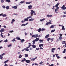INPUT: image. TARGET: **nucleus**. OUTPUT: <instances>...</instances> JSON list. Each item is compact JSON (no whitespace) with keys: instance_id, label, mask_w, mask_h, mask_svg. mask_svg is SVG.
<instances>
[{"instance_id":"nucleus-62","label":"nucleus","mask_w":66,"mask_h":66,"mask_svg":"<svg viewBox=\"0 0 66 66\" xmlns=\"http://www.w3.org/2000/svg\"><path fill=\"white\" fill-rule=\"evenodd\" d=\"M2 15H3V13H2L0 14V16H1L2 15Z\"/></svg>"},{"instance_id":"nucleus-29","label":"nucleus","mask_w":66,"mask_h":66,"mask_svg":"<svg viewBox=\"0 0 66 66\" xmlns=\"http://www.w3.org/2000/svg\"><path fill=\"white\" fill-rule=\"evenodd\" d=\"M41 30L42 29L40 28H39L38 30V31L39 32H40Z\"/></svg>"},{"instance_id":"nucleus-48","label":"nucleus","mask_w":66,"mask_h":66,"mask_svg":"<svg viewBox=\"0 0 66 66\" xmlns=\"http://www.w3.org/2000/svg\"><path fill=\"white\" fill-rule=\"evenodd\" d=\"M39 49V48H36V50L37 51Z\"/></svg>"},{"instance_id":"nucleus-64","label":"nucleus","mask_w":66,"mask_h":66,"mask_svg":"<svg viewBox=\"0 0 66 66\" xmlns=\"http://www.w3.org/2000/svg\"><path fill=\"white\" fill-rule=\"evenodd\" d=\"M25 22V21L23 20H22L21 22H22V23H24Z\"/></svg>"},{"instance_id":"nucleus-33","label":"nucleus","mask_w":66,"mask_h":66,"mask_svg":"<svg viewBox=\"0 0 66 66\" xmlns=\"http://www.w3.org/2000/svg\"><path fill=\"white\" fill-rule=\"evenodd\" d=\"M24 3V1H21V2H20V3L22 4L23 3Z\"/></svg>"},{"instance_id":"nucleus-42","label":"nucleus","mask_w":66,"mask_h":66,"mask_svg":"<svg viewBox=\"0 0 66 66\" xmlns=\"http://www.w3.org/2000/svg\"><path fill=\"white\" fill-rule=\"evenodd\" d=\"M65 41H63L62 42V43L63 44H64L65 43Z\"/></svg>"},{"instance_id":"nucleus-4","label":"nucleus","mask_w":66,"mask_h":66,"mask_svg":"<svg viewBox=\"0 0 66 66\" xmlns=\"http://www.w3.org/2000/svg\"><path fill=\"white\" fill-rule=\"evenodd\" d=\"M30 47H26V51H27L28 52L29 51V49H28V48H29Z\"/></svg>"},{"instance_id":"nucleus-8","label":"nucleus","mask_w":66,"mask_h":66,"mask_svg":"<svg viewBox=\"0 0 66 66\" xmlns=\"http://www.w3.org/2000/svg\"><path fill=\"white\" fill-rule=\"evenodd\" d=\"M55 50V48H53L52 49V52L53 53H54V50Z\"/></svg>"},{"instance_id":"nucleus-43","label":"nucleus","mask_w":66,"mask_h":66,"mask_svg":"<svg viewBox=\"0 0 66 66\" xmlns=\"http://www.w3.org/2000/svg\"><path fill=\"white\" fill-rule=\"evenodd\" d=\"M32 18V17L31 16H29V17H27V18L28 19H29V18Z\"/></svg>"},{"instance_id":"nucleus-35","label":"nucleus","mask_w":66,"mask_h":66,"mask_svg":"<svg viewBox=\"0 0 66 66\" xmlns=\"http://www.w3.org/2000/svg\"><path fill=\"white\" fill-rule=\"evenodd\" d=\"M6 9L8 10L9 9V6H6Z\"/></svg>"},{"instance_id":"nucleus-52","label":"nucleus","mask_w":66,"mask_h":66,"mask_svg":"<svg viewBox=\"0 0 66 66\" xmlns=\"http://www.w3.org/2000/svg\"><path fill=\"white\" fill-rule=\"evenodd\" d=\"M4 0H1V2L2 3H3L4 2Z\"/></svg>"},{"instance_id":"nucleus-19","label":"nucleus","mask_w":66,"mask_h":66,"mask_svg":"<svg viewBox=\"0 0 66 66\" xmlns=\"http://www.w3.org/2000/svg\"><path fill=\"white\" fill-rule=\"evenodd\" d=\"M26 60V59L25 58H24L23 60H22L21 61L22 62H23L24 61H25Z\"/></svg>"},{"instance_id":"nucleus-56","label":"nucleus","mask_w":66,"mask_h":66,"mask_svg":"<svg viewBox=\"0 0 66 66\" xmlns=\"http://www.w3.org/2000/svg\"><path fill=\"white\" fill-rule=\"evenodd\" d=\"M4 66H8V65H7V64H5Z\"/></svg>"},{"instance_id":"nucleus-58","label":"nucleus","mask_w":66,"mask_h":66,"mask_svg":"<svg viewBox=\"0 0 66 66\" xmlns=\"http://www.w3.org/2000/svg\"><path fill=\"white\" fill-rule=\"evenodd\" d=\"M15 21V20L14 19H13L12 20V21L13 22Z\"/></svg>"},{"instance_id":"nucleus-16","label":"nucleus","mask_w":66,"mask_h":66,"mask_svg":"<svg viewBox=\"0 0 66 66\" xmlns=\"http://www.w3.org/2000/svg\"><path fill=\"white\" fill-rule=\"evenodd\" d=\"M62 29L63 30H65V29L64 28V26H62Z\"/></svg>"},{"instance_id":"nucleus-50","label":"nucleus","mask_w":66,"mask_h":66,"mask_svg":"<svg viewBox=\"0 0 66 66\" xmlns=\"http://www.w3.org/2000/svg\"><path fill=\"white\" fill-rule=\"evenodd\" d=\"M58 10L57 9H55V12H56L57 11H58Z\"/></svg>"},{"instance_id":"nucleus-24","label":"nucleus","mask_w":66,"mask_h":66,"mask_svg":"<svg viewBox=\"0 0 66 66\" xmlns=\"http://www.w3.org/2000/svg\"><path fill=\"white\" fill-rule=\"evenodd\" d=\"M6 2H7L8 3H9L11 2V1L10 0H6L5 1Z\"/></svg>"},{"instance_id":"nucleus-63","label":"nucleus","mask_w":66,"mask_h":66,"mask_svg":"<svg viewBox=\"0 0 66 66\" xmlns=\"http://www.w3.org/2000/svg\"><path fill=\"white\" fill-rule=\"evenodd\" d=\"M63 17L64 18V17H66V15H63Z\"/></svg>"},{"instance_id":"nucleus-34","label":"nucleus","mask_w":66,"mask_h":66,"mask_svg":"<svg viewBox=\"0 0 66 66\" xmlns=\"http://www.w3.org/2000/svg\"><path fill=\"white\" fill-rule=\"evenodd\" d=\"M31 3V2H27L26 3L27 4H30V3Z\"/></svg>"},{"instance_id":"nucleus-32","label":"nucleus","mask_w":66,"mask_h":66,"mask_svg":"<svg viewBox=\"0 0 66 66\" xmlns=\"http://www.w3.org/2000/svg\"><path fill=\"white\" fill-rule=\"evenodd\" d=\"M32 42H33V44H34L35 43V40H33L32 41Z\"/></svg>"},{"instance_id":"nucleus-44","label":"nucleus","mask_w":66,"mask_h":66,"mask_svg":"<svg viewBox=\"0 0 66 66\" xmlns=\"http://www.w3.org/2000/svg\"><path fill=\"white\" fill-rule=\"evenodd\" d=\"M39 41H40V43H42L43 41V40H40Z\"/></svg>"},{"instance_id":"nucleus-27","label":"nucleus","mask_w":66,"mask_h":66,"mask_svg":"<svg viewBox=\"0 0 66 66\" xmlns=\"http://www.w3.org/2000/svg\"><path fill=\"white\" fill-rule=\"evenodd\" d=\"M59 39L61 40H62V37H60Z\"/></svg>"},{"instance_id":"nucleus-41","label":"nucleus","mask_w":66,"mask_h":66,"mask_svg":"<svg viewBox=\"0 0 66 66\" xmlns=\"http://www.w3.org/2000/svg\"><path fill=\"white\" fill-rule=\"evenodd\" d=\"M24 50H26V48H25L24 49V50H22V51H24Z\"/></svg>"},{"instance_id":"nucleus-54","label":"nucleus","mask_w":66,"mask_h":66,"mask_svg":"<svg viewBox=\"0 0 66 66\" xmlns=\"http://www.w3.org/2000/svg\"><path fill=\"white\" fill-rule=\"evenodd\" d=\"M1 36L3 38V36L2 35V34H1Z\"/></svg>"},{"instance_id":"nucleus-40","label":"nucleus","mask_w":66,"mask_h":66,"mask_svg":"<svg viewBox=\"0 0 66 66\" xmlns=\"http://www.w3.org/2000/svg\"><path fill=\"white\" fill-rule=\"evenodd\" d=\"M51 38H47V40L48 41H49V40H50Z\"/></svg>"},{"instance_id":"nucleus-10","label":"nucleus","mask_w":66,"mask_h":66,"mask_svg":"<svg viewBox=\"0 0 66 66\" xmlns=\"http://www.w3.org/2000/svg\"><path fill=\"white\" fill-rule=\"evenodd\" d=\"M32 6L31 5H30L29 6H28L29 9H31V8H32Z\"/></svg>"},{"instance_id":"nucleus-30","label":"nucleus","mask_w":66,"mask_h":66,"mask_svg":"<svg viewBox=\"0 0 66 66\" xmlns=\"http://www.w3.org/2000/svg\"><path fill=\"white\" fill-rule=\"evenodd\" d=\"M15 39H16L15 38H14L13 40H12V41L13 42H14V41L16 42V40H15Z\"/></svg>"},{"instance_id":"nucleus-25","label":"nucleus","mask_w":66,"mask_h":66,"mask_svg":"<svg viewBox=\"0 0 66 66\" xmlns=\"http://www.w3.org/2000/svg\"><path fill=\"white\" fill-rule=\"evenodd\" d=\"M34 20V19H32V18H31V19H29V21H33Z\"/></svg>"},{"instance_id":"nucleus-22","label":"nucleus","mask_w":66,"mask_h":66,"mask_svg":"<svg viewBox=\"0 0 66 66\" xmlns=\"http://www.w3.org/2000/svg\"><path fill=\"white\" fill-rule=\"evenodd\" d=\"M47 17H51L52 16V15H47Z\"/></svg>"},{"instance_id":"nucleus-36","label":"nucleus","mask_w":66,"mask_h":66,"mask_svg":"<svg viewBox=\"0 0 66 66\" xmlns=\"http://www.w3.org/2000/svg\"><path fill=\"white\" fill-rule=\"evenodd\" d=\"M22 57V55H19V58H21Z\"/></svg>"},{"instance_id":"nucleus-1","label":"nucleus","mask_w":66,"mask_h":66,"mask_svg":"<svg viewBox=\"0 0 66 66\" xmlns=\"http://www.w3.org/2000/svg\"><path fill=\"white\" fill-rule=\"evenodd\" d=\"M61 9L63 10H65L66 9V7H65V5H64L63 6L61 7Z\"/></svg>"},{"instance_id":"nucleus-31","label":"nucleus","mask_w":66,"mask_h":66,"mask_svg":"<svg viewBox=\"0 0 66 66\" xmlns=\"http://www.w3.org/2000/svg\"><path fill=\"white\" fill-rule=\"evenodd\" d=\"M55 31V29H54V30H52L51 31V32H54Z\"/></svg>"},{"instance_id":"nucleus-18","label":"nucleus","mask_w":66,"mask_h":66,"mask_svg":"<svg viewBox=\"0 0 66 66\" xmlns=\"http://www.w3.org/2000/svg\"><path fill=\"white\" fill-rule=\"evenodd\" d=\"M34 13L33 11L31 10V14H33Z\"/></svg>"},{"instance_id":"nucleus-46","label":"nucleus","mask_w":66,"mask_h":66,"mask_svg":"<svg viewBox=\"0 0 66 66\" xmlns=\"http://www.w3.org/2000/svg\"><path fill=\"white\" fill-rule=\"evenodd\" d=\"M2 7L4 9H5V7H5V6H2Z\"/></svg>"},{"instance_id":"nucleus-21","label":"nucleus","mask_w":66,"mask_h":66,"mask_svg":"<svg viewBox=\"0 0 66 66\" xmlns=\"http://www.w3.org/2000/svg\"><path fill=\"white\" fill-rule=\"evenodd\" d=\"M7 16L6 15V14H3V15L2 16H3V17H5V16Z\"/></svg>"},{"instance_id":"nucleus-61","label":"nucleus","mask_w":66,"mask_h":66,"mask_svg":"<svg viewBox=\"0 0 66 66\" xmlns=\"http://www.w3.org/2000/svg\"><path fill=\"white\" fill-rule=\"evenodd\" d=\"M32 60L34 61L35 60V58H32Z\"/></svg>"},{"instance_id":"nucleus-37","label":"nucleus","mask_w":66,"mask_h":66,"mask_svg":"<svg viewBox=\"0 0 66 66\" xmlns=\"http://www.w3.org/2000/svg\"><path fill=\"white\" fill-rule=\"evenodd\" d=\"M45 30V29L44 28H43L42 29H41V31H43L44 30Z\"/></svg>"},{"instance_id":"nucleus-14","label":"nucleus","mask_w":66,"mask_h":66,"mask_svg":"<svg viewBox=\"0 0 66 66\" xmlns=\"http://www.w3.org/2000/svg\"><path fill=\"white\" fill-rule=\"evenodd\" d=\"M16 39L17 40H20L21 39L20 38V37H18L16 38Z\"/></svg>"},{"instance_id":"nucleus-28","label":"nucleus","mask_w":66,"mask_h":66,"mask_svg":"<svg viewBox=\"0 0 66 66\" xmlns=\"http://www.w3.org/2000/svg\"><path fill=\"white\" fill-rule=\"evenodd\" d=\"M54 28V26L53 25H52L51 27H50L51 28Z\"/></svg>"},{"instance_id":"nucleus-20","label":"nucleus","mask_w":66,"mask_h":66,"mask_svg":"<svg viewBox=\"0 0 66 66\" xmlns=\"http://www.w3.org/2000/svg\"><path fill=\"white\" fill-rule=\"evenodd\" d=\"M24 21H27L28 20V19L27 18L24 19Z\"/></svg>"},{"instance_id":"nucleus-6","label":"nucleus","mask_w":66,"mask_h":66,"mask_svg":"<svg viewBox=\"0 0 66 66\" xmlns=\"http://www.w3.org/2000/svg\"><path fill=\"white\" fill-rule=\"evenodd\" d=\"M12 8L14 9H16L17 8V7L16 6H15L12 7Z\"/></svg>"},{"instance_id":"nucleus-53","label":"nucleus","mask_w":66,"mask_h":66,"mask_svg":"<svg viewBox=\"0 0 66 66\" xmlns=\"http://www.w3.org/2000/svg\"><path fill=\"white\" fill-rule=\"evenodd\" d=\"M54 65V64H52L50 65H49V66H53Z\"/></svg>"},{"instance_id":"nucleus-47","label":"nucleus","mask_w":66,"mask_h":66,"mask_svg":"<svg viewBox=\"0 0 66 66\" xmlns=\"http://www.w3.org/2000/svg\"><path fill=\"white\" fill-rule=\"evenodd\" d=\"M59 35H60V37H62V34H59Z\"/></svg>"},{"instance_id":"nucleus-7","label":"nucleus","mask_w":66,"mask_h":66,"mask_svg":"<svg viewBox=\"0 0 66 66\" xmlns=\"http://www.w3.org/2000/svg\"><path fill=\"white\" fill-rule=\"evenodd\" d=\"M52 24V23L51 22H47L46 24V25L47 26L48 24Z\"/></svg>"},{"instance_id":"nucleus-26","label":"nucleus","mask_w":66,"mask_h":66,"mask_svg":"<svg viewBox=\"0 0 66 66\" xmlns=\"http://www.w3.org/2000/svg\"><path fill=\"white\" fill-rule=\"evenodd\" d=\"M25 40H24V39H22L21 40V43H22Z\"/></svg>"},{"instance_id":"nucleus-13","label":"nucleus","mask_w":66,"mask_h":66,"mask_svg":"<svg viewBox=\"0 0 66 66\" xmlns=\"http://www.w3.org/2000/svg\"><path fill=\"white\" fill-rule=\"evenodd\" d=\"M4 29H1V30L0 31V32H4Z\"/></svg>"},{"instance_id":"nucleus-23","label":"nucleus","mask_w":66,"mask_h":66,"mask_svg":"<svg viewBox=\"0 0 66 66\" xmlns=\"http://www.w3.org/2000/svg\"><path fill=\"white\" fill-rule=\"evenodd\" d=\"M25 57H27L28 56V54H25Z\"/></svg>"},{"instance_id":"nucleus-60","label":"nucleus","mask_w":66,"mask_h":66,"mask_svg":"<svg viewBox=\"0 0 66 66\" xmlns=\"http://www.w3.org/2000/svg\"><path fill=\"white\" fill-rule=\"evenodd\" d=\"M39 48L40 50H43V48L41 47H40Z\"/></svg>"},{"instance_id":"nucleus-51","label":"nucleus","mask_w":66,"mask_h":66,"mask_svg":"<svg viewBox=\"0 0 66 66\" xmlns=\"http://www.w3.org/2000/svg\"><path fill=\"white\" fill-rule=\"evenodd\" d=\"M11 46H12V45L11 44L9 45H8V46L9 47Z\"/></svg>"},{"instance_id":"nucleus-12","label":"nucleus","mask_w":66,"mask_h":66,"mask_svg":"<svg viewBox=\"0 0 66 66\" xmlns=\"http://www.w3.org/2000/svg\"><path fill=\"white\" fill-rule=\"evenodd\" d=\"M32 47L34 48H35L36 47V46L35 45H32Z\"/></svg>"},{"instance_id":"nucleus-9","label":"nucleus","mask_w":66,"mask_h":66,"mask_svg":"<svg viewBox=\"0 0 66 66\" xmlns=\"http://www.w3.org/2000/svg\"><path fill=\"white\" fill-rule=\"evenodd\" d=\"M49 36V34L48 35H46V36H45V38L46 39L47 38H48Z\"/></svg>"},{"instance_id":"nucleus-49","label":"nucleus","mask_w":66,"mask_h":66,"mask_svg":"<svg viewBox=\"0 0 66 66\" xmlns=\"http://www.w3.org/2000/svg\"><path fill=\"white\" fill-rule=\"evenodd\" d=\"M58 6V5L56 4V5L55 6V7H57Z\"/></svg>"},{"instance_id":"nucleus-57","label":"nucleus","mask_w":66,"mask_h":66,"mask_svg":"<svg viewBox=\"0 0 66 66\" xmlns=\"http://www.w3.org/2000/svg\"><path fill=\"white\" fill-rule=\"evenodd\" d=\"M55 55H56V57H57V56L58 55V54H55Z\"/></svg>"},{"instance_id":"nucleus-39","label":"nucleus","mask_w":66,"mask_h":66,"mask_svg":"<svg viewBox=\"0 0 66 66\" xmlns=\"http://www.w3.org/2000/svg\"><path fill=\"white\" fill-rule=\"evenodd\" d=\"M54 39V38H50V40H51V42H52V41H53V39Z\"/></svg>"},{"instance_id":"nucleus-17","label":"nucleus","mask_w":66,"mask_h":66,"mask_svg":"<svg viewBox=\"0 0 66 66\" xmlns=\"http://www.w3.org/2000/svg\"><path fill=\"white\" fill-rule=\"evenodd\" d=\"M9 61V60H7L6 61H5L4 62V63L5 64L7 62H8Z\"/></svg>"},{"instance_id":"nucleus-55","label":"nucleus","mask_w":66,"mask_h":66,"mask_svg":"<svg viewBox=\"0 0 66 66\" xmlns=\"http://www.w3.org/2000/svg\"><path fill=\"white\" fill-rule=\"evenodd\" d=\"M33 13L35 15H36V13H35V12L34 11V13Z\"/></svg>"},{"instance_id":"nucleus-11","label":"nucleus","mask_w":66,"mask_h":66,"mask_svg":"<svg viewBox=\"0 0 66 66\" xmlns=\"http://www.w3.org/2000/svg\"><path fill=\"white\" fill-rule=\"evenodd\" d=\"M26 62L27 63H30V61L28 60H26Z\"/></svg>"},{"instance_id":"nucleus-2","label":"nucleus","mask_w":66,"mask_h":66,"mask_svg":"<svg viewBox=\"0 0 66 66\" xmlns=\"http://www.w3.org/2000/svg\"><path fill=\"white\" fill-rule=\"evenodd\" d=\"M38 35H36V34L34 35H33L32 36V37H38Z\"/></svg>"},{"instance_id":"nucleus-59","label":"nucleus","mask_w":66,"mask_h":66,"mask_svg":"<svg viewBox=\"0 0 66 66\" xmlns=\"http://www.w3.org/2000/svg\"><path fill=\"white\" fill-rule=\"evenodd\" d=\"M43 63V62H42V61H41V62H40V63H39V64H42V63Z\"/></svg>"},{"instance_id":"nucleus-15","label":"nucleus","mask_w":66,"mask_h":66,"mask_svg":"<svg viewBox=\"0 0 66 66\" xmlns=\"http://www.w3.org/2000/svg\"><path fill=\"white\" fill-rule=\"evenodd\" d=\"M43 44H40L39 45V47H41V46L43 47Z\"/></svg>"},{"instance_id":"nucleus-5","label":"nucleus","mask_w":66,"mask_h":66,"mask_svg":"<svg viewBox=\"0 0 66 66\" xmlns=\"http://www.w3.org/2000/svg\"><path fill=\"white\" fill-rule=\"evenodd\" d=\"M36 39H35V41L36 42H37L38 41V40L39 39V38H37V37H36Z\"/></svg>"},{"instance_id":"nucleus-38","label":"nucleus","mask_w":66,"mask_h":66,"mask_svg":"<svg viewBox=\"0 0 66 66\" xmlns=\"http://www.w3.org/2000/svg\"><path fill=\"white\" fill-rule=\"evenodd\" d=\"M4 55H5V53H3L2 54V55H1V56H2H2H3Z\"/></svg>"},{"instance_id":"nucleus-3","label":"nucleus","mask_w":66,"mask_h":66,"mask_svg":"<svg viewBox=\"0 0 66 66\" xmlns=\"http://www.w3.org/2000/svg\"><path fill=\"white\" fill-rule=\"evenodd\" d=\"M28 23H27L26 24H22L21 25V26H24L27 25L28 24Z\"/></svg>"},{"instance_id":"nucleus-45","label":"nucleus","mask_w":66,"mask_h":66,"mask_svg":"<svg viewBox=\"0 0 66 66\" xmlns=\"http://www.w3.org/2000/svg\"><path fill=\"white\" fill-rule=\"evenodd\" d=\"M4 42H5V43L7 42V40L6 39V40H5L4 41Z\"/></svg>"}]
</instances>
